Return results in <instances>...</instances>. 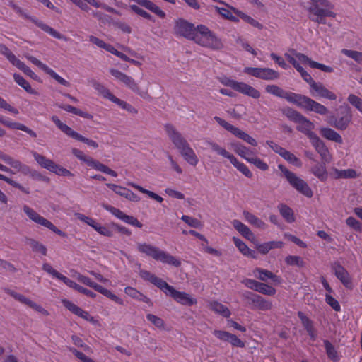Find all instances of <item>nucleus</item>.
<instances>
[{
    "mask_svg": "<svg viewBox=\"0 0 362 362\" xmlns=\"http://www.w3.org/2000/svg\"><path fill=\"white\" fill-rule=\"evenodd\" d=\"M165 129L170 141L183 159L189 165L196 166L199 163V158L185 138L170 124H166Z\"/></svg>",
    "mask_w": 362,
    "mask_h": 362,
    "instance_id": "obj_1",
    "label": "nucleus"
},
{
    "mask_svg": "<svg viewBox=\"0 0 362 362\" xmlns=\"http://www.w3.org/2000/svg\"><path fill=\"white\" fill-rule=\"evenodd\" d=\"M136 250L139 253L151 257L154 260L160 262L163 264L172 265L175 267H179L181 265V262L175 257L152 244L137 243Z\"/></svg>",
    "mask_w": 362,
    "mask_h": 362,
    "instance_id": "obj_2",
    "label": "nucleus"
},
{
    "mask_svg": "<svg viewBox=\"0 0 362 362\" xmlns=\"http://www.w3.org/2000/svg\"><path fill=\"white\" fill-rule=\"evenodd\" d=\"M334 5L328 0H310L308 8L309 18L312 21L320 24H326V17L335 18L332 11Z\"/></svg>",
    "mask_w": 362,
    "mask_h": 362,
    "instance_id": "obj_3",
    "label": "nucleus"
},
{
    "mask_svg": "<svg viewBox=\"0 0 362 362\" xmlns=\"http://www.w3.org/2000/svg\"><path fill=\"white\" fill-rule=\"evenodd\" d=\"M192 40L202 47L214 50L221 49L223 47L221 40L204 25L197 26V30Z\"/></svg>",
    "mask_w": 362,
    "mask_h": 362,
    "instance_id": "obj_4",
    "label": "nucleus"
},
{
    "mask_svg": "<svg viewBox=\"0 0 362 362\" xmlns=\"http://www.w3.org/2000/svg\"><path fill=\"white\" fill-rule=\"evenodd\" d=\"M218 80L223 85L253 99H258L261 96V93L257 89L246 83L235 81L226 76L219 77Z\"/></svg>",
    "mask_w": 362,
    "mask_h": 362,
    "instance_id": "obj_5",
    "label": "nucleus"
},
{
    "mask_svg": "<svg viewBox=\"0 0 362 362\" xmlns=\"http://www.w3.org/2000/svg\"><path fill=\"white\" fill-rule=\"evenodd\" d=\"M278 168L294 189L308 198L313 197V192L305 181L298 177L295 173L288 170L281 164H279Z\"/></svg>",
    "mask_w": 362,
    "mask_h": 362,
    "instance_id": "obj_6",
    "label": "nucleus"
},
{
    "mask_svg": "<svg viewBox=\"0 0 362 362\" xmlns=\"http://www.w3.org/2000/svg\"><path fill=\"white\" fill-rule=\"evenodd\" d=\"M33 156L35 161L42 168H45L57 175L64 177H72L74 175L69 170L56 164L52 160L47 158L37 152H33Z\"/></svg>",
    "mask_w": 362,
    "mask_h": 362,
    "instance_id": "obj_7",
    "label": "nucleus"
},
{
    "mask_svg": "<svg viewBox=\"0 0 362 362\" xmlns=\"http://www.w3.org/2000/svg\"><path fill=\"white\" fill-rule=\"evenodd\" d=\"M72 153L78 159L86 163L88 166L93 168V169L110 175L114 177L117 176V173L115 170L110 169L107 165L100 163L91 157L85 155L82 151L77 148H73Z\"/></svg>",
    "mask_w": 362,
    "mask_h": 362,
    "instance_id": "obj_8",
    "label": "nucleus"
},
{
    "mask_svg": "<svg viewBox=\"0 0 362 362\" xmlns=\"http://www.w3.org/2000/svg\"><path fill=\"white\" fill-rule=\"evenodd\" d=\"M23 209L24 213L28 216V218L35 223L49 229L52 232L55 233L56 234L62 237L66 236L64 232L58 229L51 221L40 216L32 208L29 207L27 205H25Z\"/></svg>",
    "mask_w": 362,
    "mask_h": 362,
    "instance_id": "obj_9",
    "label": "nucleus"
},
{
    "mask_svg": "<svg viewBox=\"0 0 362 362\" xmlns=\"http://www.w3.org/2000/svg\"><path fill=\"white\" fill-rule=\"evenodd\" d=\"M214 119L219 125H221L226 130L228 131L238 139L243 140L244 141H245L246 143L251 146H256L257 145V141L244 131L232 125L231 124L226 122L225 119L218 116H215Z\"/></svg>",
    "mask_w": 362,
    "mask_h": 362,
    "instance_id": "obj_10",
    "label": "nucleus"
},
{
    "mask_svg": "<svg viewBox=\"0 0 362 362\" xmlns=\"http://www.w3.org/2000/svg\"><path fill=\"white\" fill-rule=\"evenodd\" d=\"M76 279L81 284H83L86 286L90 287L91 288H93L95 291H96L99 292L100 293L104 295L105 296L109 298L114 302H115L119 305L124 304V301L122 298H120L115 294L112 293L111 292V291H110L107 288H105L102 286L93 281L89 277L82 275L79 273L76 275Z\"/></svg>",
    "mask_w": 362,
    "mask_h": 362,
    "instance_id": "obj_11",
    "label": "nucleus"
},
{
    "mask_svg": "<svg viewBox=\"0 0 362 362\" xmlns=\"http://www.w3.org/2000/svg\"><path fill=\"white\" fill-rule=\"evenodd\" d=\"M295 105L306 110L313 111L321 115H325L328 112L327 108L323 105L301 94H299Z\"/></svg>",
    "mask_w": 362,
    "mask_h": 362,
    "instance_id": "obj_12",
    "label": "nucleus"
},
{
    "mask_svg": "<svg viewBox=\"0 0 362 362\" xmlns=\"http://www.w3.org/2000/svg\"><path fill=\"white\" fill-rule=\"evenodd\" d=\"M26 58L34 65L37 66L44 72L49 75L52 78H54L57 83L65 86L69 87L71 86L70 83L60 76L57 72H55L53 69L49 68L47 65L42 63L41 61L37 59L36 57L33 56H27Z\"/></svg>",
    "mask_w": 362,
    "mask_h": 362,
    "instance_id": "obj_13",
    "label": "nucleus"
},
{
    "mask_svg": "<svg viewBox=\"0 0 362 362\" xmlns=\"http://www.w3.org/2000/svg\"><path fill=\"white\" fill-rule=\"evenodd\" d=\"M3 291L5 293H6L7 294H8L11 296H12L13 298H14L16 300H18L21 303L27 305L28 306L30 307L33 310H36L37 312L40 313L42 315H46V316L49 315V313L47 310H45L41 305L33 302L30 299L28 298L27 297L24 296L23 295L18 293L8 288H4Z\"/></svg>",
    "mask_w": 362,
    "mask_h": 362,
    "instance_id": "obj_14",
    "label": "nucleus"
},
{
    "mask_svg": "<svg viewBox=\"0 0 362 362\" xmlns=\"http://www.w3.org/2000/svg\"><path fill=\"white\" fill-rule=\"evenodd\" d=\"M174 29L177 35L192 40L197 30V27L185 20L179 19L175 22Z\"/></svg>",
    "mask_w": 362,
    "mask_h": 362,
    "instance_id": "obj_15",
    "label": "nucleus"
},
{
    "mask_svg": "<svg viewBox=\"0 0 362 362\" xmlns=\"http://www.w3.org/2000/svg\"><path fill=\"white\" fill-rule=\"evenodd\" d=\"M265 91L274 96L281 98H284L288 102L293 104H296L298 97L299 95V94L298 93L286 91L283 88H280L279 86L274 84L267 85L265 87Z\"/></svg>",
    "mask_w": 362,
    "mask_h": 362,
    "instance_id": "obj_16",
    "label": "nucleus"
},
{
    "mask_svg": "<svg viewBox=\"0 0 362 362\" xmlns=\"http://www.w3.org/2000/svg\"><path fill=\"white\" fill-rule=\"evenodd\" d=\"M245 299H247L252 304L253 308L262 310H269L272 308L271 301L264 299L263 297L252 292L246 291L243 293Z\"/></svg>",
    "mask_w": 362,
    "mask_h": 362,
    "instance_id": "obj_17",
    "label": "nucleus"
},
{
    "mask_svg": "<svg viewBox=\"0 0 362 362\" xmlns=\"http://www.w3.org/2000/svg\"><path fill=\"white\" fill-rule=\"evenodd\" d=\"M76 216L81 221H83L92 227L95 231H97L99 234L106 236V237H112V232L106 226H102L99 223H98L93 218L85 216L82 214H76Z\"/></svg>",
    "mask_w": 362,
    "mask_h": 362,
    "instance_id": "obj_18",
    "label": "nucleus"
},
{
    "mask_svg": "<svg viewBox=\"0 0 362 362\" xmlns=\"http://www.w3.org/2000/svg\"><path fill=\"white\" fill-rule=\"evenodd\" d=\"M310 93L313 97H320L330 100H335L337 95L332 91L328 90L322 83L315 82L310 87Z\"/></svg>",
    "mask_w": 362,
    "mask_h": 362,
    "instance_id": "obj_19",
    "label": "nucleus"
},
{
    "mask_svg": "<svg viewBox=\"0 0 362 362\" xmlns=\"http://www.w3.org/2000/svg\"><path fill=\"white\" fill-rule=\"evenodd\" d=\"M310 141L316 151L320 154L322 163H329L332 156L324 141L317 134L312 137Z\"/></svg>",
    "mask_w": 362,
    "mask_h": 362,
    "instance_id": "obj_20",
    "label": "nucleus"
},
{
    "mask_svg": "<svg viewBox=\"0 0 362 362\" xmlns=\"http://www.w3.org/2000/svg\"><path fill=\"white\" fill-rule=\"evenodd\" d=\"M331 268L334 272L336 277L345 287L348 288L352 287L351 278L349 272L343 266H341L339 262H334L332 264Z\"/></svg>",
    "mask_w": 362,
    "mask_h": 362,
    "instance_id": "obj_21",
    "label": "nucleus"
},
{
    "mask_svg": "<svg viewBox=\"0 0 362 362\" xmlns=\"http://www.w3.org/2000/svg\"><path fill=\"white\" fill-rule=\"evenodd\" d=\"M42 269L51 275L53 278L57 279L62 282H64L69 287L74 288V290H77L79 284H76L74 281L64 276L56 269H54L51 264L48 263H45L42 264Z\"/></svg>",
    "mask_w": 362,
    "mask_h": 362,
    "instance_id": "obj_22",
    "label": "nucleus"
},
{
    "mask_svg": "<svg viewBox=\"0 0 362 362\" xmlns=\"http://www.w3.org/2000/svg\"><path fill=\"white\" fill-rule=\"evenodd\" d=\"M62 303L63 305L67 308L69 311H71L72 313L78 315V317H81L82 319H84L86 321L94 323L95 320H94V317L90 316V314L86 311L75 305L71 301L63 299L62 300Z\"/></svg>",
    "mask_w": 362,
    "mask_h": 362,
    "instance_id": "obj_23",
    "label": "nucleus"
},
{
    "mask_svg": "<svg viewBox=\"0 0 362 362\" xmlns=\"http://www.w3.org/2000/svg\"><path fill=\"white\" fill-rule=\"evenodd\" d=\"M123 83L129 88L132 92L139 95L141 98L146 100H151V97L148 93V90H142L139 86L138 83L135 81V80L127 75L126 78L124 80Z\"/></svg>",
    "mask_w": 362,
    "mask_h": 362,
    "instance_id": "obj_24",
    "label": "nucleus"
},
{
    "mask_svg": "<svg viewBox=\"0 0 362 362\" xmlns=\"http://www.w3.org/2000/svg\"><path fill=\"white\" fill-rule=\"evenodd\" d=\"M169 296L173 298L176 302L183 305L191 306L197 303V300L192 298L189 294L185 292L178 291L174 288Z\"/></svg>",
    "mask_w": 362,
    "mask_h": 362,
    "instance_id": "obj_25",
    "label": "nucleus"
},
{
    "mask_svg": "<svg viewBox=\"0 0 362 362\" xmlns=\"http://www.w3.org/2000/svg\"><path fill=\"white\" fill-rule=\"evenodd\" d=\"M106 186L114 191L116 194L125 197L129 201L134 202L140 201V197L137 194L127 188L110 183L106 184Z\"/></svg>",
    "mask_w": 362,
    "mask_h": 362,
    "instance_id": "obj_26",
    "label": "nucleus"
},
{
    "mask_svg": "<svg viewBox=\"0 0 362 362\" xmlns=\"http://www.w3.org/2000/svg\"><path fill=\"white\" fill-rule=\"evenodd\" d=\"M296 56L302 64H308L310 68L317 69L326 73H332L334 71L332 67L313 61L304 54H296Z\"/></svg>",
    "mask_w": 362,
    "mask_h": 362,
    "instance_id": "obj_27",
    "label": "nucleus"
},
{
    "mask_svg": "<svg viewBox=\"0 0 362 362\" xmlns=\"http://www.w3.org/2000/svg\"><path fill=\"white\" fill-rule=\"evenodd\" d=\"M296 124H298L297 129L305 134L309 139L316 135V134L313 132L315 127L314 124L303 115L299 119Z\"/></svg>",
    "mask_w": 362,
    "mask_h": 362,
    "instance_id": "obj_28",
    "label": "nucleus"
},
{
    "mask_svg": "<svg viewBox=\"0 0 362 362\" xmlns=\"http://www.w3.org/2000/svg\"><path fill=\"white\" fill-rule=\"evenodd\" d=\"M130 2H134L139 6L151 11L154 14L161 18H165L166 14L158 6L150 0H129Z\"/></svg>",
    "mask_w": 362,
    "mask_h": 362,
    "instance_id": "obj_29",
    "label": "nucleus"
},
{
    "mask_svg": "<svg viewBox=\"0 0 362 362\" xmlns=\"http://www.w3.org/2000/svg\"><path fill=\"white\" fill-rule=\"evenodd\" d=\"M253 275L263 281H265L267 279H271L276 284H279L281 282V279L279 276L274 274L272 272L267 269L256 268L253 271Z\"/></svg>",
    "mask_w": 362,
    "mask_h": 362,
    "instance_id": "obj_30",
    "label": "nucleus"
},
{
    "mask_svg": "<svg viewBox=\"0 0 362 362\" xmlns=\"http://www.w3.org/2000/svg\"><path fill=\"white\" fill-rule=\"evenodd\" d=\"M301 323L313 341L316 340L317 334L313 327V322L301 311L298 313Z\"/></svg>",
    "mask_w": 362,
    "mask_h": 362,
    "instance_id": "obj_31",
    "label": "nucleus"
},
{
    "mask_svg": "<svg viewBox=\"0 0 362 362\" xmlns=\"http://www.w3.org/2000/svg\"><path fill=\"white\" fill-rule=\"evenodd\" d=\"M232 225L234 228L245 238L249 240H252L255 239L254 234L250 230L249 227L245 224L235 219L232 221Z\"/></svg>",
    "mask_w": 362,
    "mask_h": 362,
    "instance_id": "obj_32",
    "label": "nucleus"
},
{
    "mask_svg": "<svg viewBox=\"0 0 362 362\" xmlns=\"http://www.w3.org/2000/svg\"><path fill=\"white\" fill-rule=\"evenodd\" d=\"M33 21L41 30H42L45 33H48L53 37H54L56 39H59V40H63L64 41L68 40V38L66 36L61 34L58 31L55 30L54 28H51L50 26L47 25V24L44 23L43 22L37 21V20H35V19L33 20Z\"/></svg>",
    "mask_w": 362,
    "mask_h": 362,
    "instance_id": "obj_33",
    "label": "nucleus"
},
{
    "mask_svg": "<svg viewBox=\"0 0 362 362\" xmlns=\"http://www.w3.org/2000/svg\"><path fill=\"white\" fill-rule=\"evenodd\" d=\"M321 135L326 139L334 141L338 144H342L343 139L341 135L331 128L322 127L320 129Z\"/></svg>",
    "mask_w": 362,
    "mask_h": 362,
    "instance_id": "obj_34",
    "label": "nucleus"
},
{
    "mask_svg": "<svg viewBox=\"0 0 362 362\" xmlns=\"http://www.w3.org/2000/svg\"><path fill=\"white\" fill-rule=\"evenodd\" d=\"M334 179H348L356 178L358 176L356 171L354 169L339 170L334 168L332 174Z\"/></svg>",
    "mask_w": 362,
    "mask_h": 362,
    "instance_id": "obj_35",
    "label": "nucleus"
},
{
    "mask_svg": "<svg viewBox=\"0 0 362 362\" xmlns=\"http://www.w3.org/2000/svg\"><path fill=\"white\" fill-rule=\"evenodd\" d=\"M209 307L214 312L222 315L224 317L228 318L230 316L231 313L230 310L223 304L216 300L211 301L209 303Z\"/></svg>",
    "mask_w": 362,
    "mask_h": 362,
    "instance_id": "obj_36",
    "label": "nucleus"
},
{
    "mask_svg": "<svg viewBox=\"0 0 362 362\" xmlns=\"http://www.w3.org/2000/svg\"><path fill=\"white\" fill-rule=\"evenodd\" d=\"M243 215L245 221L253 226L260 229L265 228V223L253 214L247 211H243Z\"/></svg>",
    "mask_w": 362,
    "mask_h": 362,
    "instance_id": "obj_37",
    "label": "nucleus"
},
{
    "mask_svg": "<svg viewBox=\"0 0 362 362\" xmlns=\"http://www.w3.org/2000/svg\"><path fill=\"white\" fill-rule=\"evenodd\" d=\"M233 243L239 251L245 256L255 258V252L250 249L247 245L240 239L233 237Z\"/></svg>",
    "mask_w": 362,
    "mask_h": 362,
    "instance_id": "obj_38",
    "label": "nucleus"
},
{
    "mask_svg": "<svg viewBox=\"0 0 362 362\" xmlns=\"http://www.w3.org/2000/svg\"><path fill=\"white\" fill-rule=\"evenodd\" d=\"M231 9L235 15L239 16L245 22L250 24L251 25H252L255 28H258L259 30H262L263 28L262 24L259 23L257 21H256L251 16L247 15L246 13H243V11H241L234 7H231Z\"/></svg>",
    "mask_w": 362,
    "mask_h": 362,
    "instance_id": "obj_39",
    "label": "nucleus"
},
{
    "mask_svg": "<svg viewBox=\"0 0 362 362\" xmlns=\"http://www.w3.org/2000/svg\"><path fill=\"white\" fill-rule=\"evenodd\" d=\"M325 163H326L317 164L311 169L312 173L322 182L326 181L328 177V173L325 167Z\"/></svg>",
    "mask_w": 362,
    "mask_h": 362,
    "instance_id": "obj_40",
    "label": "nucleus"
},
{
    "mask_svg": "<svg viewBox=\"0 0 362 362\" xmlns=\"http://www.w3.org/2000/svg\"><path fill=\"white\" fill-rule=\"evenodd\" d=\"M351 121V116L346 115L339 118H330L329 123L338 129H346Z\"/></svg>",
    "mask_w": 362,
    "mask_h": 362,
    "instance_id": "obj_41",
    "label": "nucleus"
},
{
    "mask_svg": "<svg viewBox=\"0 0 362 362\" xmlns=\"http://www.w3.org/2000/svg\"><path fill=\"white\" fill-rule=\"evenodd\" d=\"M278 209L286 222L291 223L295 221L294 213L291 208L286 204H281L278 206Z\"/></svg>",
    "mask_w": 362,
    "mask_h": 362,
    "instance_id": "obj_42",
    "label": "nucleus"
},
{
    "mask_svg": "<svg viewBox=\"0 0 362 362\" xmlns=\"http://www.w3.org/2000/svg\"><path fill=\"white\" fill-rule=\"evenodd\" d=\"M13 78H14V81L16 82V83L18 86H20L21 88H23L28 93L33 94V95H38V93L31 87L29 82L27 81L21 75H19L18 74H14Z\"/></svg>",
    "mask_w": 362,
    "mask_h": 362,
    "instance_id": "obj_43",
    "label": "nucleus"
},
{
    "mask_svg": "<svg viewBox=\"0 0 362 362\" xmlns=\"http://www.w3.org/2000/svg\"><path fill=\"white\" fill-rule=\"evenodd\" d=\"M324 345L327 357L334 362L339 361L340 356L332 343L328 340H324Z\"/></svg>",
    "mask_w": 362,
    "mask_h": 362,
    "instance_id": "obj_44",
    "label": "nucleus"
},
{
    "mask_svg": "<svg viewBox=\"0 0 362 362\" xmlns=\"http://www.w3.org/2000/svg\"><path fill=\"white\" fill-rule=\"evenodd\" d=\"M59 107L68 112H71L74 115H78L83 118H87V119L93 118V116L90 114H89L86 112H83V111H82L76 107H74V106H71L70 105H59Z\"/></svg>",
    "mask_w": 362,
    "mask_h": 362,
    "instance_id": "obj_45",
    "label": "nucleus"
},
{
    "mask_svg": "<svg viewBox=\"0 0 362 362\" xmlns=\"http://www.w3.org/2000/svg\"><path fill=\"white\" fill-rule=\"evenodd\" d=\"M51 119L62 132L70 137L73 136L75 131L66 124L63 123L57 116H52Z\"/></svg>",
    "mask_w": 362,
    "mask_h": 362,
    "instance_id": "obj_46",
    "label": "nucleus"
},
{
    "mask_svg": "<svg viewBox=\"0 0 362 362\" xmlns=\"http://www.w3.org/2000/svg\"><path fill=\"white\" fill-rule=\"evenodd\" d=\"M127 185L134 187V189L139 190V192H142L144 194H146L150 198L156 200V202H158L159 203H161L163 201V199L160 196H159L158 194H156L153 192H151L150 190L146 189H144V187H142L141 186H140L139 185H136V184H135L134 182H127Z\"/></svg>",
    "mask_w": 362,
    "mask_h": 362,
    "instance_id": "obj_47",
    "label": "nucleus"
},
{
    "mask_svg": "<svg viewBox=\"0 0 362 362\" xmlns=\"http://www.w3.org/2000/svg\"><path fill=\"white\" fill-rule=\"evenodd\" d=\"M230 163L236 168L240 172H241L245 177L251 178L252 173L250 169L243 163L240 162L234 156L230 160Z\"/></svg>",
    "mask_w": 362,
    "mask_h": 362,
    "instance_id": "obj_48",
    "label": "nucleus"
},
{
    "mask_svg": "<svg viewBox=\"0 0 362 362\" xmlns=\"http://www.w3.org/2000/svg\"><path fill=\"white\" fill-rule=\"evenodd\" d=\"M207 144L213 151L216 152L217 154L223 156V158L228 159L229 160L233 156V154L214 141H208Z\"/></svg>",
    "mask_w": 362,
    "mask_h": 362,
    "instance_id": "obj_49",
    "label": "nucleus"
},
{
    "mask_svg": "<svg viewBox=\"0 0 362 362\" xmlns=\"http://www.w3.org/2000/svg\"><path fill=\"white\" fill-rule=\"evenodd\" d=\"M152 284H154L158 288H159L162 291H163L166 295L168 296L173 289V287L172 286L169 285L166 281H165L164 280L159 277H157L156 276L153 279Z\"/></svg>",
    "mask_w": 362,
    "mask_h": 362,
    "instance_id": "obj_50",
    "label": "nucleus"
},
{
    "mask_svg": "<svg viewBox=\"0 0 362 362\" xmlns=\"http://www.w3.org/2000/svg\"><path fill=\"white\" fill-rule=\"evenodd\" d=\"M232 6L230 7L231 8ZM218 13L224 18L231 21L232 22L238 23L239 22V18L235 16L233 13V11L232 9L229 10L226 8H219L216 7Z\"/></svg>",
    "mask_w": 362,
    "mask_h": 362,
    "instance_id": "obj_51",
    "label": "nucleus"
},
{
    "mask_svg": "<svg viewBox=\"0 0 362 362\" xmlns=\"http://www.w3.org/2000/svg\"><path fill=\"white\" fill-rule=\"evenodd\" d=\"M279 78L278 71L270 68H262L261 79L266 81L276 80Z\"/></svg>",
    "mask_w": 362,
    "mask_h": 362,
    "instance_id": "obj_52",
    "label": "nucleus"
},
{
    "mask_svg": "<svg viewBox=\"0 0 362 362\" xmlns=\"http://www.w3.org/2000/svg\"><path fill=\"white\" fill-rule=\"evenodd\" d=\"M93 87L98 93L102 95L104 98L108 99L109 100L112 97L113 94L102 83L98 82H94Z\"/></svg>",
    "mask_w": 362,
    "mask_h": 362,
    "instance_id": "obj_53",
    "label": "nucleus"
},
{
    "mask_svg": "<svg viewBox=\"0 0 362 362\" xmlns=\"http://www.w3.org/2000/svg\"><path fill=\"white\" fill-rule=\"evenodd\" d=\"M281 156L295 166L300 167L302 165L300 160L293 153L286 149L281 153Z\"/></svg>",
    "mask_w": 362,
    "mask_h": 362,
    "instance_id": "obj_54",
    "label": "nucleus"
},
{
    "mask_svg": "<svg viewBox=\"0 0 362 362\" xmlns=\"http://www.w3.org/2000/svg\"><path fill=\"white\" fill-rule=\"evenodd\" d=\"M0 52L4 55L7 59L13 65L16 64L20 61L13 53L12 52L4 45H0Z\"/></svg>",
    "mask_w": 362,
    "mask_h": 362,
    "instance_id": "obj_55",
    "label": "nucleus"
},
{
    "mask_svg": "<svg viewBox=\"0 0 362 362\" xmlns=\"http://www.w3.org/2000/svg\"><path fill=\"white\" fill-rule=\"evenodd\" d=\"M146 319L151 324H153L156 328L160 329H165L164 320L162 318L159 317L158 316L155 315L153 314L148 313L146 315Z\"/></svg>",
    "mask_w": 362,
    "mask_h": 362,
    "instance_id": "obj_56",
    "label": "nucleus"
},
{
    "mask_svg": "<svg viewBox=\"0 0 362 362\" xmlns=\"http://www.w3.org/2000/svg\"><path fill=\"white\" fill-rule=\"evenodd\" d=\"M181 219L192 228L201 229L203 227L202 222L195 218L187 215H182Z\"/></svg>",
    "mask_w": 362,
    "mask_h": 362,
    "instance_id": "obj_57",
    "label": "nucleus"
},
{
    "mask_svg": "<svg viewBox=\"0 0 362 362\" xmlns=\"http://www.w3.org/2000/svg\"><path fill=\"white\" fill-rule=\"evenodd\" d=\"M10 166L13 168L16 172H21L24 174H28L30 171L29 167L20 160L13 158Z\"/></svg>",
    "mask_w": 362,
    "mask_h": 362,
    "instance_id": "obj_58",
    "label": "nucleus"
},
{
    "mask_svg": "<svg viewBox=\"0 0 362 362\" xmlns=\"http://www.w3.org/2000/svg\"><path fill=\"white\" fill-rule=\"evenodd\" d=\"M341 53L348 57L353 59L357 63L362 64V52L355 50L343 49L341 50Z\"/></svg>",
    "mask_w": 362,
    "mask_h": 362,
    "instance_id": "obj_59",
    "label": "nucleus"
},
{
    "mask_svg": "<svg viewBox=\"0 0 362 362\" xmlns=\"http://www.w3.org/2000/svg\"><path fill=\"white\" fill-rule=\"evenodd\" d=\"M347 100L349 103L354 106L358 111L362 114V98L354 95L350 94Z\"/></svg>",
    "mask_w": 362,
    "mask_h": 362,
    "instance_id": "obj_60",
    "label": "nucleus"
},
{
    "mask_svg": "<svg viewBox=\"0 0 362 362\" xmlns=\"http://www.w3.org/2000/svg\"><path fill=\"white\" fill-rule=\"evenodd\" d=\"M285 262L289 265H296L298 267H303L305 266L303 259L299 256L288 255L286 257Z\"/></svg>",
    "mask_w": 362,
    "mask_h": 362,
    "instance_id": "obj_61",
    "label": "nucleus"
},
{
    "mask_svg": "<svg viewBox=\"0 0 362 362\" xmlns=\"http://www.w3.org/2000/svg\"><path fill=\"white\" fill-rule=\"evenodd\" d=\"M283 113L284 115H286L289 119L294 122H297L299 119L303 116L300 113H299L298 111L292 109V108H286L283 110Z\"/></svg>",
    "mask_w": 362,
    "mask_h": 362,
    "instance_id": "obj_62",
    "label": "nucleus"
},
{
    "mask_svg": "<svg viewBox=\"0 0 362 362\" xmlns=\"http://www.w3.org/2000/svg\"><path fill=\"white\" fill-rule=\"evenodd\" d=\"M257 291L267 296H274L276 292V289L272 286L261 282L259 283V285L257 287Z\"/></svg>",
    "mask_w": 362,
    "mask_h": 362,
    "instance_id": "obj_63",
    "label": "nucleus"
},
{
    "mask_svg": "<svg viewBox=\"0 0 362 362\" xmlns=\"http://www.w3.org/2000/svg\"><path fill=\"white\" fill-rule=\"evenodd\" d=\"M346 224L357 232L362 231L361 223L353 216H349L346 219Z\"/></svg>",
    "mask_w": 362,
    "mask_h": 362,
    "instance_id": "obj_64",
    "label": "nucleus"
}]
</instances>
